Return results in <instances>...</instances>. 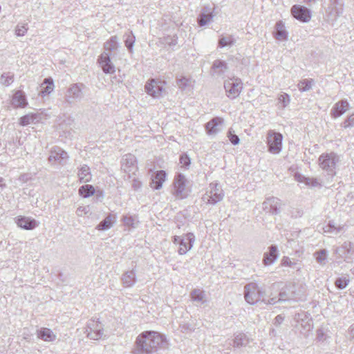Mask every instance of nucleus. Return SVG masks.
I'll use <instances>...</instances> for the list:
<instances>
[{"mask_svg":"<svg viewBox=\"0 0 354 354\" xmlns=\"http://www.w3.org/2000/svg\"><path fill=\"white\" fill-rule=\"evenodd\" d=\"M133 354H153L160 349L168 348L165 336L153 330H146L140 333L136 340Z\"/></svg>","mask_w":354,"mask_h":354,"instance_id":"1","label":"nucleus"},{"mask_svg":"<svg viewBox=\"0 0 354 354\" xmlns=\"http://www.w3.org/2000/svg\"><path fill=\"white\" fill-rule=\"evenodd\" d=\"M306 299L305 288L295 284L288 285L283 288L278 297V301H303Z\"/></svg>","mask_w":354,"mask_h":354,"instance_id":"2","label":"nucleus"},{"mask_svg":"<svg viewBox=\"0 0 354 354\" xmlns=\"http://www.w3.org/2000/svg\"><path fill=\"white\" fill-rule=\"evenodd\" d=\"M339 161V156L334 152L324 153L318 159L319 167L331 177L336 175V168Z\"/></svg>","mask_w":354,"mask_h":354,"instance_id":"3","label":"nucleus"},{"mask_svg":"<svg viewBox=\"0 0 354 354\" xmlns=\"http://www.w3.org/2000/svg\"><path fill=\"white\" fill-rule=\"evenodd\" d=\"M244 298L247 303L254 305L261 301L266 295V291L255 282H251L244 286Z\"/></svg>","mask_w":354,"mask_h":354,"instance_id":"4","label":"nucleus"},{"mask_svg":"<svg viewBox=\"0 0 354 354\" xmlns=\"http://www.w3.org/2000/svg\"><path fill=\"white\" fill-rule=\"evenodd\" d=\"M121 169L127 174L128 178L133 177L138 169L136 156L131 153L125 154L121 160Z\"/></svg>","mask_w":354,"mask_h":354,"instance_id":"5","label":"nucleus"},{"mask_svg":"<svg viewBox=\"0 0 354 354\" xmlns=\"http://www.w3.org/2000/svg\"><path fill=\"white\" fill-rule=\"evenodd\" d=\"M282 140L281 133L272 130L269 131L267 136L268 151L274 154L280 153L282 149Z\"/></svg>","mask_w":354,"mask_h":354,"instance_id":"6","label":"nucleus"},{"mask_svg":"<svg viewBox=\"0 0 354 354\" xmlns=\"http://www.w3.org/2000/svg\"><path fill=\"white\" fill-rule=\"evenodd\" d=\"M84 86L81 83L71 84L66 91L65 100L67 103L72 104L75 102L80 101L84 94L82 92Z\"/></svg>","mask_w":354,"mask_h":354,"instance_id":"7","label":"nucleus"},{"mask_svg":"<svg viewBox=\"0 0 354 354\" xmlns=\"http://www.w3.org/2000/svg\"><path fill=\"white\" fill-rule=\"evenodd\" d=\"M223 198V190L218 184L211 183L209 189L207 194L203 196L202 201L206 203L214 205L217 202L221 201Z\"/></svg>","mask_w":354,"mask_h":354,"instance_id":"8","label":"nucleus"},{"mask_svg":"<svg viewBox=\"0 0 354 354\" xmlns=\"http://www.w3.org/2000/svg\"><path fill=\"white\" fill-rule=\"evenodd\" d=\"M224 88L227 96L231 99H234L241 93L243 89V84L239 78L229 79L224 82Z\"/></svg>","mask_w":354,"mask_h":354,"instance_id":"9","label":"nucleus"},{"mask_svg":"<svg viewBox=\"0 0 354 354\" xmlns=\"http://www.w3.org/2000/svg\"><path fill=\"white\" fill-rule=\"evenodd\" d=\"M85 333L87 337L93 340H98L102 337L103 326L97 320L90 319L86 325Z\"/></svg>","mask_w":354,"mask_h":354,"instance_id":"10","label":"nucleus"},{"mask_svg":"<svg viewBox=\"0 0 354 354\" xmlns=\"http://www.w3.org/2000/svg\"><path fill=\"white\" fill-rule=\"evenodd\" d=\"M335 253L344 261L351 262L354 259V245L350 241H346L341 246L336 248Z\"/></svg>","mask_w":354,"mask_h":354,"instance_id":"11","label":"nucleus"},{"mask_svg":"<svg viewBox=\"0 0 354 354\" xmlns=\"http://www.w3.org/2000/svg\"><path fill=\"white\" fill-rule=\"evenodd\" d=\"M163 83L164 82L161 81L151 79L146 83L145 91L153 97L158 98L162 95V93L164 90Z\"/></svg>","mask_w":354,"mask_h":354,"instance_id":"12","label":"nucleus"},{"mask_svg":"<svg viewBox=\"0 0 354 354\" xmlns=\"http://www.w3.org/2000/svg\"><path fill=\"white\" fill-rule=\"evenodd\" d=\"M68 159V153L58 147L52 148L50 154L48 157V161L50 162H57L60 165H64Z\"/></svg>","mask_w":354,"mask_h":354,"instance_id":"13","label":"nucleus"},{"mask_svg":"<svg viewBox=\"0 0 354 354\" xmlns=\"http://www.w3.org/2000/svg\"><path fill=\"white\" fill-rule=\"evenodd\" d=\"M224 120L220 117L212 118L205 124L206 133L208 135H216L222 130Z\"/></svg>","mask_w":354,"mask_h":354,"instance_id":"14","label":"nucleus"},{"mask_svg":"<svg viewBox=\"0 0 354 354\" xmlns=\"http://www.w3.org/2000/svg\"><path fill=\"white\" fill-rule=\"evenodd\" d=\"M291 13L295 19L303 22H307L310 19L309 10L302 6H293L291 8Z\"/></svg>","mask_w":354,"mask_h":354,"instance_id":"15","label":"nucleus"},{"mask_svg":"<svg viewBox=\"0 0 354 354\" xmlns=\"http://www.w3.org/2000/svg\"><path fill=\"white\" fill-rule=\"evenodd\" d=\"M297 317H296L298 322L297 327L301 334L305 337H307L308 335V333L313 328L312 320L307 315H304V318L300 317V314H298Z\"/></svg>","mask_w":354,"mask_h":354,"instance_id":"16","label":"nucleus"},{"mask_svg":"<svg viewBox=\"0 0 354 354\" xmlns=\"http://www.w3.org/2000/svg\"><path fill=\"white\" fill-rule=\"evenodd\" d=\"M262 205L263 210H267L268 205H270V214H278L280 212L282 204L279 198L271 196L267 198Z\"/></svg>","mask_w":354,"mask_h":354,"instance_id":"17","label":"nucleus"},{"mask_svg":"<svg viewBox=\"0 0 354 354\" xmlns=\"http://www.w3.org/2000/svg\"><path fill=\"white\" fill-rule=\"evenodd\" d=\"M98 62L104 73L112 74L115 72V66L111 61L109 53L104 52L101 54Z\"/></svg>","mask_w":354,"mask_h":354,"instance_id":"18","label":"nucleus"},{"mask_svg":"<svg viewBox=\"0 0 354 354\" xmlns=\"http://www.w3.org/2000/svg\"><path fill=\"white\" fill-rule=\"evenodd\" d=\"M213 75L224 77L225 73L228 71L227 64L221 59H216L211 68Z\"/></svg>","mask_w":354,"mask_h":354,"instance_id":"19","label":"nucleus"},{"mask_svg":"<svg viewBox=\"0 0 354 354\" xmlns=\"http://www.w3.org/2000/svg\"><path fill=\"white\" fill-rule=\"evenodd\" d=\"M11 104L15 109L26 107L28 102L25 93L21 90L15 91L11 100Z\"/></svg>","mask_w":354,"mask_h":354,"instance_id":"20","label":"nucleus"},{"mask_svg":"<svg viewBox=\"0 0 354 354\" xmlns=\"http://www.w3.org/2000/svg\"><path fill=\"white\" fill-rule=\"evenodd\" d=\"M349 107V104L346 100H342L335 104L330 111L331 115L336 118L343 115Z\"/></svg>","mask_w":354,"mask_h":354,"instance_id":"21","label":"nucleus"},{"mask_svg":"<svg viewBox=\"0 0 354 354\" xmlns=\"http://www.w3.org/2000/svg\"><path fill=\"white\" fill-rule=\"evenodd\" d=\"M278 258V249L277 245H271L268 251L264 253L263 263L265 266H270L274 263Z\"/></svg>","mask_w":354,"mask_h":354,"instance_id":"22","label":"nucleus"},{"mask_svg":"<svg viewBox=\"0 0 354 354\" xmlns=\"http://www.w3.org/2000/svg\"><path fill=\"white\" fill-rule=\"evenodd\" d=\"M214 6H203L201 11V27L210 22L214 16Z\"/></svg>","mask_w":354,"mask_h":354,"instance_id":"23","label":"nucleus"},{"mask_svg":"<svg viewBox=\"0 0 354 354\" xmlns=\"http://www.w3.org/2000/svg\"><path fill=\"white\" fill-rule=\"evenodd\" d=\"M194 241V236L192 233H189L185 235L184 239H180L179 243L178 253L180 254H185L192 247V243Z\"/></svg>","mask_w":354,"mask_h":354,"instance_id":"24","label":"nucleus"},{"mask_svg":"<svg viewBox=\"0 0 354 354\" xmlns=\"http://www.w3.org/2000/svg\"><path fill=\"white\" fill-rule=\"evenodd\" d=\"M186 179L185 176L178 174L174 181V193L176 196L183 197V193L185 188Z\"/></svg>","mask_w":354,"mask_h":354,"instance_id":"25","label":"nucleus"},{"mask_svg":"<svg viewBox=\"0 0 354 354\" xmlns=\"http://www.w3.org/2000/svg\"><path fill=\"white\" fill-rule=\"evenodd\" d=\"M17 224L19 227L28 230H33L38 225L35 219L26 216L18 217Z\"/></svg>","mask_w":354,"mask_h":354,"instance_id":"26","label":"nucleus"},{"mask_svg":"<svg viewBox=\"0 0 354 354\" xmlns=\"http://www.w3.org/2000/svg\"><path fill=\"white\" fill-rule=\"evenodd\" d=\"M41 119V114L31 113L21 117L19 119V124L24 127L30 124H36L40 122Z\"/></svg>","mask_w":354,"mask_h":354,"instance_id":"27","label":"nucleus"},{"mask_svg":"<svg viewBox=\"0 0 354 354\" xmlns=\"http://www.w3.org/2000/svg\"><path fill=\"white\" fill-rule=\"evenodd\" d=\"M166 173L163 170L158 171L154 176H152L151 187L155 189H160L162 183L165 181Z\"/></svg>","mask_w":354,"mask_h":354,"instance_id":"28","label":"nucleus"},{"mask_svg":"<svg viewBox=\"0 0 354 354\" xmlns=\"http://www.w3.org/2000/svg\"><path fill=\"white\" fill-rule=\"evenodd\" d=\"M37 337L45 342H53L56 339V335L48 328H41L37 330Z\"/></svg>","mask_w":354,"mask_h":354,"instance_id":"29","label":"nucleus"},{"mask_svg":"<svg viewBox=\"0 0 354 354\" xmlns=\"http://www.w3.org/2000/svg\"><path fill=\"white\" fill-rule=\"evenodd\" d=\"M77 176L80 183H88L92 179V174L90 167L87 165H84L79 169Z\"/></svg>","mask_w":354,"mask_h":354,"instance_id":"30","label":"nucleus"},{"mask_svg":"<svg viewBox=\"0 0 354 354\" xmlns=\"http://www.w3.org/2000/svg\"><path fill=\"white\" fill-rule=\"evenodd\" d=\"M116 222V216L114 214H109L104 220H102L96 227L98 230H106L110 229Z\"/></svg>","mask_w":354,"mask_h":354,"instance_id":"31","label":"nucleus"},{"mask_svg":"<svg viewBox=\"0 0 354 354\" xmlns=\"http://www.w3.org/2000/svg\"><path fill=\"white\" fill-rule=\"evenodd\" d=\"M122 284L124 287L133 286L136 282V272L134 270L127 271L122 277Z\"/></svg>","mask_w":354,"mask_h":354,"instance_id":"32","label":"nucleus"},{"mask_svg":"<svg viewBox=\"0 0 354 354\" xmlns=\"http://www.w3.org/2000/svg\"><path fill=\"white\" fill-rule=\"evenodd\" d=\"M176 84L180 89L185 90L192 88L194 81L192 78L180 76L177 77Z\"/></svg>","mask_w":354,"mask_h":354,"instance_id":"33","label":"nucleus"},{"mask_svg":"<svg viewBox=\"0 0 354 354\" xmlns=\"http://www.w3.org/2000/svg\"><path fill=\"white\" fill-rule=\"evenodd\" d=\"M250 339L244 333H239L234 337L233 339V346L240 348L245 346L250 343Z\"/></svg>","mask_w":354,"mask_h":354,"instance_id":"34","label":"nucleus"},{"mask_svg":"<svg viewBox=\"0 0 354 354\" xmlns=\"http://www.w3.org/2000/svg\"><path fill=\"white\" fill-rule=\"evenodd\" d=\"M295 178L298 182L304 183L308 186L315 187H318V186L321 185V184L319 183L318 180L315 178L306 177V176L300 175V174L296 175Z\"/></svg>","mask_w":354,"mask_h":354,"instance_id":"35","label":"nucleus"},{"mask_svg":"<svg viewBox=\"0 0 354 354\" xmlns=\"http://www.w3.org/2000/svg\"><path fill=\"white\" fill-rule=\"evenodd\" d=\"M276 35L275 37L279 40H285L287 39L288 34L285 30L284 25L281 21L277 22L275 25Z\"/></svg>","mask_w":354,"mask_h":354,"instance_id":"36","label":"nucleus"},{"mask_svg":"<svg viewBox=\"0 0 354 354\" xmlns=\"http://www.w3.org/2000/svg\"><path fill=\"white\" fill-rule=\"evenodd\" d=\"M344 229V225H336L333 221H330L328 223L323 227V230L326 233H334L335 234L339 233Z\"/></svg>","mask_w":354,"mask_h":354,"instance_id":"37","label":"nucleus"},{"mask_svg":"<svg viewBox=\"0 0 354 354\" xmlns=\"http://www.w3.org/2000/svg\"><path fill=\"white\" fill-rule=\"evenodd\" d=\"M315 81L313 79H304L299 82L297 87L301 92H306L312 88Z\"/></svg>","mask_w":354,"mask_h":354,"instance_id":"38","label":"nucleus"},{"mask_svg":"<svg viewBox=\"0 0 354 354\" xmlns=\"http://www.w3.org/2000/svg\"><path fill=\"white\" fill-rule=\"evenodd\" d=\"M235 43V39L232 35L227 37L221 36L218 42V47L223 48L226 46H232Z\"/></svg>","mask_w":354,"mask_h":354,"instance_id":"39","label":"nucleus"},{"mask_svg":"<svg viewBox=\"0 0 354 354\" xmlns=\"http://www.w3.org/2000/svg\"><path fill=\"white\" fill-rule=\"evenodd\" d=\"M78 192L81 196L88 198L95 194V188L91 185H85L80 187Z\"/></svg>","mask_w":354,"mask_h":354,"instance_id":"40","label":"nucleus"},{"mask_svg":"<svg viewBox=\"0 0 354 354\" xmlns=\"http://www.w3.org/2000/svg\"><path fill=\"white\" fill-rule=\"evenodd\" d=\"M124 44L130 53L133 52V47L136 41L135 36L132 32H126L124 35Z\"/></svg>","mask_w":354,"mask_h":354,"instance_id":"41","label":"nucleus"},{"mask_svg":"<svg viewBox=\"0 0 354 354\" xmlns=\"http://www.w3.org/2000/svg\"><path fill=\"white\" fill-rule=\"evenodd\" d=\"M118 38L117 36H112L104 44V48L106 51H112L118 48Z\"/></svg>","mask_w":354,"mask_h":354,"instance_id":"42","label":"nucleus"},{"mask_svg":"<svg viewBox=\"0 0 354 354\" xmlns=\"http://www.w3.org/2000/svg\"><path fill=\"white\" fill-rule=\"evenodd\" d=\"M14 81V75L10 72L4 73L1 75L0 84L3 86H8Z\"/></svg>","mask_w":354,"mask_h":354,"instance_id":"43","label":"nucleus"},{"mask_svg":"<svg viewBox=\"0 0 354 354\" xmlns=\"http://www.w3.org/2000/svg\"><path fill=\"white\" fill-rule=\"evenodd\" d=\"M44 84L46 86H42L41 93L43 95L50 94L53 91V88H54L53 80L51 78H46L44 80Z\"/></svg>","mask_w":354,"mask_h":354,"instance_id":"44","label":"nucleus"},{"mask_svg":"<svg viewBox=\"0 0 354 354\" xmlns=\"http://www.w3.org/2000/svg\"><path fill=\"white\" fill-rule=\"evenodd\" d=\"M316 261L322 266H324L326 263L327 251L325 249L320 250L315 253Z\"/></svg>","mask_w":354,"mask_h":354,"instance_id":"45","label":"nucleus"},{"mask_svg":"<svg viewBox=\"0 0 354 354\" xmlns=\"http://www.w3.org/2000/svg\"><path fill=\"white\" fill-rule=\"evenodd\" d=\"M349 283V280L345 277H339L335 280V285L339 289H344Z\"/></svg>","mask_w":354,"mask_h":354,"instance_id":"46","label":"nucleus"},{"mask_svg":"<svg viewBox=\"0 0 354 354\" xmlns=\"http://www.w3.org/2000/svg\"><path fill=\"white\" fill-rule=\"evenodd\" d=\"M227 137L231 143L234 145H236L240 142V139L237 135L234 133V131L230 129L227 132Z\"/></svg>","mask_w":354,"mask_h":354,"instance_id":"47","label":"nucleus"},{"mask_svg":"<svg viewBox=\"0 0 354 354\" xmlns=\"http://www.w3.org/2000/svg\"><path fill=\"white\" fill-rule=\"evenodd\" d=\"M122 221L124 225L128 227H136V218L132 216H124L122 218Z\"/></svg>","mask_w":354,"mask_h":354,"instance_id":"48","label":"nucleus"},{"mask_svg":"<svg viewBox=\"0 0 354 354\" xmlns=\"http://www.w3.org/2000/svg\"><path fill=\"white\" fill-rule=\"evenodd\" d=\"M344 129L351 128L354 126V113L348 115L347 118L342 124Z\"/></svg>","mask_w":354,"mask_h":354,"instance_id":"49","label":"nucleus"},{"mask_svg":"<svg viewBox=\"0 0 354 354\" xmlns=\"http://www.w3.org/2000/svg\"><path fill=\"white\" fill-rule=\"evenodd\" d=\"M180 163L182 165V167L188 168L191 163L190 158L187 154H182L180 157Z\"/></svg>","mask_w":354,"mask_h":354,"instance_id":"50","label":"nucleus"},{"mask_svg":"<svg viewBox=\"0 0 354 354\" xmlns=\"http://www.w3.org/2000/svg\"><path fill=\"white\" fill-rule=\"evenodd\" d=\"M278 100L283 104V107H286L290 102V96L284 93L279 95Z\"/></svg>","mask_w":354,"mask_h":354,"instance_id":"51","label":"nucleus"},{"mask_svg":"<svg viewBox=\"0 0 354 354\" xmlns=\"http://www.w3.org/2000/svg\"><path fill=\"white\" fill-rule=\"evenodd\" d=\"M28 30L26 25L17 26L15 29V34L18 37L24 36Z\"/></svg>","mask_w":354,"mask_h":354,"instance_id":"52","label":"nucleus"},{"mask_svg":"<svg viewBox=\"0 0 354 354\" xmlns=\"http://www.w3.org/2000/svg\"><path fill=\"white\" fill-rule=\"evenodd\" d=\"M281 265L283 266L294 268V266L296 265V262L292 261L288 257H283L281 259Z\"/></svg>","mask_w":354,"mask_h":354,"instance_id":"53","label":"nucleus"},{"mask_svg":"<svg viewBox=\"0 0 354 354\" xmlns=\"http://www.w3.org/2000/svg\"><path fill=\"white\" fill-rule=\"evenodd\" d=\"M261 301L266 304L274 305L280 301H278V298L277 297H271L270 299H266L265 296L263 297Z\"/></svg>","mask_w":354,"mask_h":354,"instance_id":"54","label":"nucleus"},{"mask_svg":"<svg viewBox=\"0 0 354 354\" xmlns=\"http://www.w3.org/2000/svg\"><path fill=\"white\" fill-rule=\"evenodd\" d=\"M88 212V207H79L76 210V214L78 216H82Z\"/></svg>","mask_w":354,"mask_h":354,"instance_id":"55","label":"nucleus"},{"mask_svg":"<svg viewBox=\"0 0 354 354\" xmlns=\"http://www.w3.org/2000/svg\"><path fill=\"white\" fill-rule=\"evenodd\" d=\"M132 187L135 191L139 190L142 187V183L137 178H133L132 181Z\"/></svg>","mask_w":354,"mask_h":354,"instance_id":"56","label":"nucleus"},{"mask_svg":"<svg viewBox=\"0 0 354 354\" xmlns=\"http://www.w3.org/2000/svg\"><path fill=\"white\" fill-rule=\"evenodd\" d=\"M192 297L194 301H199V290H193V292H192Z\"/></svg>","mask_w":354,"mask_h":354,"instance_id":"57","label":"nucleus"},{"mask_svg":"<svg viewBox=\"0 0 354 354\" xmlns=\"http://www.w3.org/2000/svg\"><path fill=\"white\" fill-rule=\"evenodd\" d=\"M283 321V317L281 315H278L274 319L275 324H280Z\"/></svg>","mask_w":354,"mask_h":354,"instance_id":"58","label":"nucleus"},{"mask_svg":"<svg viewBox=\"0 0 354 354\" xmlns=\"http://www.w3.org/2000/svg\"><path fill=\"white\" fill-rule=\"evenodd\" d=\"M185 238V236H174V243L175 244L179 245V243H180V239H184Z\"/></svg>","mask_w":354,"mask_h":354,"instance_id":"59","label":"nucleus"},{"mask_svg":"<svg viewBox=\"0 0 354 354\" xmlns=\"http://www.w3.org/2000/svg\"><path fill=\"white\" fill-rule=\"evenodd\" d=\"M6 185L4 179L2 177H0V192L3 191V189L6 187Z\"/></svg>","mask_w":354,"mask_h":354,"instance_id":"60","label":"nucleus"},{"mask_svg":"<svg viewBox=\"0 0 354 354\" xmlns=\"http://www.w3.org/2000/svg\"><path fill=\"white\" fill-rule=\"evenodd\" d=\"M28 179H29V177H28V174H24L20 176V180L24 182H26Z\"/></svg>","mask_w":354,"mask_h":354,"instance_id":"61","label":"nucleus"},{"mask_svg":"<svg viewBox=\"0 0 354 354\" xmlns=\"http://www.w3.org/2000/svg\"><path fill=\"white\" fill-rule=\"evenodd\" d=\"M166 42L170 46H175L177 44L176 39H172L171 42L167 41Z\"/></svg>","mask_w":354,"mask_h":354,"instance_id":"62","label":"nucleus"},{"mask_svg":"<svg viewBox=\"0 0 354 354\" xmlns=\"http://www.w3.org/2000/svg\"><path fill=\"white\" fill-rule=\"evenodd\" d=\"M349 330L352 337L354 338V324L350 326Z\"/></svg>","mask_w":354,"mask_h":354,"instance_id":"63","label":"nucleus"},{"mask_svg":"<svg viewBox=\"0 0 354 354\" xmlns=\"http://www.w3.org/2000/svg\"><path fill=\"white\" fill-rule=\"evenodd\" d=\"M351 271L352 274H354V268H352V269L351 270Z\"/></svg>","mask_w":354,"mask_h":354,"instance_id":"64","label":"nucleus"}]
</instances>
